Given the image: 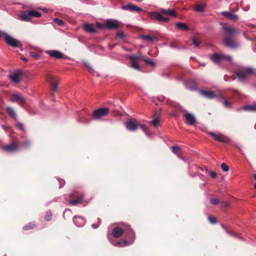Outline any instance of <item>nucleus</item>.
Wrapping results in <instances>:
<instances>
[{"label": "nucleus", "instance_id": "obj_1", "mask_svg": "<svg viewBox=\"0 0 256 256\" xmlns=\"http://www.w3.org/2000/svg\"><path fill=\"white\" fill-rule=\"evenodd\" d=\"M123 234L126 236V240H123L114 243L109 237H108V239L112 245L118 247L128 246L134 243L135 240V234L132 228H128V232H124L122 228L118 226L115 227L112 230V234L115 238H120ZM108 235L109 233L108 236Z\"/></svg>", "mask_w": 256, "mask_h": 256}, {"label": "nucleus", "instance_id": "obj_2", "mask_svg": "<svg viewBox=\"0 0 256 256\" xmlns=\"http://www.w3.org/2000/svg\"><path fill=\"white\" fill-rule=\"evenodd\" d=\"M222 28L226 36L224 39V44L230 48H237L238 46V44L232 37V36L238 33V30L226 24H223Z\"/></svg>", "mask_w": 256, "mask_h": 256}, {"label": "nucleus", "instance_id": "obj_3", "mask_svg": "<svg viewBox=\"0 0 256 256\" xmlns=\"http://www.w3.org/2000/svg\"><path fill=\"white\" fill-rule=\"evenodd\" d=\"M235 73L238 80L241 82H244L250 75L256 76V70L251 68H246L244 70H238Z\"/></svg>", "mask_w": 256, "mask_h": 256}, {"label": "nucleus", "instance_id": "obj_4", "mask_svg": "<svg viewBox=\"0 0 256 256\" xmlns=\"http://www.w3.org/2000/svg\"><path fill=\"white\" fill-rule=\"evenodd\" d=\"M210 60L215 64H218L222 60L232 62V57L230 56L220 54H214L210 57Z\"/></svg>", "mask_w": 256, "mask_h": 256}, {"label": "nucleus", "instance_id": "obj_5", "mask_svg": "<svg viewBox=\"0 0 256 256\" xmlns=\"http://www.w3.org/2000/svg\"><path fill=\"white\" fill-rule=\"evenodd\" d=\"M4 36L6 42L8 45L14 48H19L22 46L20 41L7 34L4 33Z\"/></svg>", "mask_w": 256, "mask_h": 256}, {"label": "nucleus", "instance_id": "obj_6", "mask_svg": "<svg viewBox=\"0 0 256 256\" xmlns=\"http://www.w3.org/2000/svg\"><path fill=\"white\" fill-rule=\"evenodd\" d=\"M45 52L56 59L68 58V56H65L62 52L58 50H47Z\"/></svg>", "mask_w": 256, "mask_h": 256}, {"label": "nucleus", "instance_id": "obj_7", "mask_svg": "<svg viewBox=\"0 0 256 256\" xmlns=\"http://www.w3.org/2000/svg\"><path fill=\"white\" fill-rule=\"evenodd\" d=\"M139 124L134 118H130L128 120L127 122L125 124V126L126 129L130 131H135L136 130Z\"/></svg>", "mask_w": 256, "mask_h": 256}, {"label": "nucleus", "instance_id": "obj_8", "mask_svg": "<svg viewBox=\"0 0 256 256\" xmlns=\"http://www.w3.org/2000/svg\"><path fill=\"white\" fill-rule=\"evenodd\" d=\"M108 112L109 110L106 108H100L94 111L93 116L96 119H98L102 116H107Z\"/></svg>", "mask_w": 256, "mask_h": 256}, {"label": "nucleus", "instance_id": "obj_9", "mask_svg": "<svg viewBox=\"0 0 256 256\" xmlns=\"http://www.w3.org/2000/svg\"><path fill=\"white\" fill-rule=\"evenodd\" d=\"M10 100L12 102H16L22 106H23L26 103L25 98L20 95L16 94H12L10 98Z\"/></svg>", "mask_w": 256, "mask_h": 256}, {"label": "nucleus", "instance_id": "obj_10", "mask_svg": "<svg viewBox=\"0 0 256 256\" xmlns=\"http://www.w3.org/2000/svg\"><path fill=\"white\" fill-rule=\"evenodd\" d=\"M22 72L20 70H16L8 76L9 78L14 82L18 84L20 82Z\"/></svg>", "mask_w": 256, "mask_h": 256}, {"label": "nucleus", "instance_id": "obj_11", "mask_svg": "<svg viewBox=\"0 0 256 256\" xmlns=\"http://www.w3.org/2000/svg\"><path fill=\"white\" fill-rule=\"evenodd\" d=\"M209 134L212 136H213L214 138V139L220 142L230 143V138L222 134H216L212 132H209Z\"/></svg>", "mask_w": 256, "mask_h": 256}, {"label": "nucleus", "instance_id": "obj_12", "mask_svg": "<svg viewBox=\"0 0 256 256\" xmlns=\"http://www.w3.org/2000/svg\"><path fill=\"white\" fill-rule=\"evenodd\" d=\"M130 60V66L136 70H139L140 68L137 63V61L140 59V56L134 54H132L129 56Z\"/></svg>", "mask_w": 256, "mask_h": 256}, {"label": "nucleus", "instance_id": "obj_13", "mask_svg": "<svg viewBox=\"0 0 256 256\" xmlns=\"http://www.w3.org/2000/svg\"><path fill=\"white\" fill-rule=\"evenodd\" d=\"M184 117L186 120V122L189 125H194L196 122L194 116L191 113L186 112L184 114Z\"/></svg>", "mask_w": 256, "mask_h": 256}, {"label": "nucleus", "instance_id": "obj_14", "mask_svg": "<svg viewBox=\"0 0 256 256\" xmlns=\"http://www.w3.org/2000/svg\"><path fill=\"white\" fill-rule=\"evenodd\" d=\"M120 26L119 22L116 20H108L106 22V26L109 30L116 29Z\"/></svg>", "mask_w": 256, "mask_h": 256}, {"label": "nucleus", "instance_id": "obj_15", "mask_svg": "<svg viewBox=\"0 0 256 256\" xmlns=\"http://www.w3.org/2000/svg\"><path fill=\"white\" fill-rule=\"evenodd\" d=\"M2 148L6 152H16L18 150V146L16 144L12 142L10 144L2 146Z\"/></svg>", "mask_w": 256, "mask_h": 256}, {"label": "nucleus", "instance_id": "obj_16", "mask_svg": "<svg viewBox=\"0 0 256 256\" xmlns=\"http://www.w3.org/2000/svg\"><path fill=\"white\" fill-rule=\"evenodd\" d=\"M122 8L124 10H130L131 12H142L143 10L142 8H140L136 5L131 4H127V5L122 6Z\"/></svg>", "mask_w": 256, "mask_h": 256}, {"label": "nucleus", "instance_id": "obj_17", "mask_svg": "<svg viewBox=\"0 0 256 256\" xmlns=\"http://www.w3.org/2000/svg\"><path fill=\"white\" fill-rule=\"evenodd\" d=\"M160 12L166 16H170L174 17H176V14L174 9H161Z\"/></svg>", "mask_w": 256, "mask_h": 256}, {"label": "nucleus", "instance_id": "obj_18", "mask_svg": "<svg viewBox=\"0 0 256 256\" xmlns=\"http://www.w3.org/2000/svg\"><path fill=\"white\" fill-rule=\"evenodd\" d=\"M222 14L232 20H236L238 18V16L237 15L226 11L222 12Z\"/></svg>", "mask_w": 256, "mask_h": 256}, {"label": "nucleus", "instance_id": "obj_19", "mask_svg": "<svg viewBox=\"0 0 256 256\" xmlns=\"http://www.w3.org/2000/svg\"><path fill=\"white\" fill-rule=\"evenodd\" d=\"M19 16H20V19L21 20L28 22V21H30L31 20V17L30 14V12L28 10L26 11L24 13L20 14Z\"/></svg>", "mask_w": 256, "mask_h": 256}, {"label": "nucleus", "instance_id": "obj_20", "mask_svg": "<svg viewBox=\"0 0 256 256\" xmlns=\"http://www.w3.org/2000/svg\"><path fill=\"white\" fill-rule=\"evenodd\" d=\"M185 86L189 90H194L196 88V84L195 82L190 80L184 82Z\"/></svg>", "mask_w": 256, "mask_h": 256}, {"label": "nucleus", "instance_id": "obj_21", "mask_svg": "<svg viewBox=\"0 0 256 256\" xmlns=\"http://www.w3.org/2000/svg\"><path fill=\"white\" fill-rule=\"evenodd\" d=\"M6 112L10 117L14 118V120H16V114L14 110L10 106H8L6 108Z\"/></svg>", "mask_w": 256, "mask_h": 256}, {"label": "nucleus", "instance_id": "obj_22", "mask_svg": "<svg viewBox=\"0 0 256 256\" xmlns=\"http://www.w3.org/2000/svg\"><path fill=\"white\" fill-rule=\"evenodd\" d=\"M200 93L204 96L210 98H213L216 96L215 94L212 91L200 90Z\"/></svg>", "mask_w": 256, "mask_h": 256}, {"label": "nucleus", "instance_id": "obj_23", "mask_svg": "<svg viewBox=\"0 0 256 256\" xmlns=\"http://www.w3.org/2000/svg\"><path fill=\"white\" fill-rule=\"evenodd\" d=\"M84 29L87 32L94 33L95 32L96 30L92 24H86L83 26Z\"/></svg>", "mask_w": 256, "mask_h": 256}, {"label": "nucleus", "instance_id": "obj_24", "mask_svg": "<svg viewBox=\"0 0 256 256\" xmlns=\"http://www.w3.org/2000/svg\"><path fill=\"white\" fill-rule=\"evenodd\" d=\"M84 195L81 194L80 196L77 198L76 199L72 200L70 202V204L73 205V206H76L78 204H80L82 203V200L84 198Z\"/></svg>", "mask_w": 256, "mask_h": 256}, {"label": "nucleus", "instance_id": "obj_25", "mask_svg": "<svg viewBox=\"0 0 256 256\" xmlns=\"http://www.w3.org/2000/svg\"><path fill=\"white\" fill-rule=\"evenodd\" d=\"M176 26L177 28L184 31H188L189 30L188 26L185 23L182 22H177L176 24Z\"/></svg>", "mask_w": 256, "mask_h": 256}, {"label": "nucleus", "instance_id": "obj_26", "mask_svg": "<svg viewBox=\"0 0 256 256\" xmlns=\"http://www.w3.org/2000/svg\"><path fill=\"white\" fill-rule=\"evenodd\" d=\"M244 110L250 111V112H256V103L252 104L246 105L242 108Z\"/></svg>", "mask_w": 256, "mask_h": 256}, {"label": "nucleus", "instance_id": "obj_27", "mask_svg": "<svg viewBox=\"0 0 256 256\" xmlns=\"http://www.w3.org/2000/svg\"><path fill=\"white\" fill-rule=\"evenodd\" d=\"M206 6V4H198L194 6V10L198 12H202L204 11Z\"/></svg>", "mask_w": 256, "mask_h": 256}, {"label": "nucleus", "instance_id": "obj_28", "mask_svg": "<svg viewBox=\"0 0 256 256\" xmlns=\"http://www.w3.org/2000/svg\"><path fill=\"white\" fill-rule=\"evenodd\" d=\"M141 38L146 41V42H152L154 40H157L158 38L156 37H152L148 35H142L140 36Z\"/></svg>", "mask_w": 256, "mask_h": 256}, {"label": "nucleus", "instance_id": "obj_29", "mask_svg": "<svg viewBox=\"0 0 256 256\" xmlns=\"http://www.w3.org/2000/svg\"><path fill=\"white\" fill-rule=\"evenodd\" d=\"M74 222V223H86V220L80 216H74L73 218Z\"/></svg>", "mask_w": 256, "mask_h": 256}, {"label": "nucleus", "instance_id": "obj_30", "mask_svg": "<svg viewBox=\"0 0 256 256\" xmlns=\"http://www.w3.org/2000/svg\"><path fill=\"white\" fill-rule=\"evenodd\" d=\"M157 20L160 22H168L170 20V18L167 17L163 16L159 12L157 17Z\"/></svg>", "mask_w": 256, "mask_h": 256}, {"label": "nucleus", "instance_id": "obj_31", "mask_svg": "<svg viewBox=\"0 0 256 256\" xmlns=\"http://www.w3.org/2000/svg\"><path fill=\"white\" fill-rule=\"evenodd\" d=\"M48 80L50 82H52V91L54 92H56V90H57V88H58V83H56V82H52V78L51 76H48Z\"/></svg>", "mask_w": 256, "mask_h": 256}, {"label": "nucleus", "instance_id": "obj_32", "mask_svg": "<svg viewBox=\"0 0 256 256\" xmlns=\"http://www.w3.org/2000/svg\"><path fill=\"white\" fill-rule=\"evenodd\" d=\"M30 12V17H35V18H40L41 16V14L36 10H28Z\"/></svg>", "mask_w": 256, "mask_h": 256}, {"label": "nucleus", "instance_id": "obj_33", "mask_svg": "<svg viewBox=\"0 0 256 256\" xmlns=\"http://www.w3.org/2000/svg\"><path fill=\"white\" fill-rule=\"evenodd\" d=\"M159 12H148V16L152 20H157V17Z\"/></svg>", "mask_w": 256, "mask_h": 256}, {"label": "nucleus", "instance_id": "obj_34", "mask_svg": "<svg viewBox=\"0 0 256 256\" xmlns=\"http://www.w3.org/2000/svg\"><path fill=\"white\" fill-rule=\"evenodd\" d=\"M192 44L194 45V47L198 48L200 44V42L196 37L194 36L192 38Z\"/></svg>", "mask_w": 256, "mask_h": 256}, {"label": "nucleus", "instance_id": "obj_35", "mask_svg": "<svg viewBox=\"0 0 256 256\" xmlns=\"http://www.w3.org/2000/svg\"><path fill=\"white\" fill-rule=\"evenodd\" d=\"M172 150L173 153L177 154L180 153V148L176 146H174L172 147Z\"/></svg>", "mask_w": 256, "mask_h": 256}, {"label": "nucleus", "instance_id": "obj_36", "mask_svg": "<svg viewBox=\"0 0 256 256\" xmlns=\"http://www.w3.org/2000/svg\"><path fill=\"white\" fill-rule=\"evenodd\" d=\"M54 22L56 23L60 26H62L64 24V20H60L58 18H54Z\"/></svg>", "mask_w": 256, "mask_h": 256}, {"label": "nucleus", "instance_id": "obj_37", "mask_svg": "<svg viewBox=\"0 0 256 256\" xmlns=\"http://www.w3.org/2000/svg\"><path fill=\"white\" fill-rule=\"evenodd\" d=\"M159 120L158 118H154V120H152L151 122H150V123L154 126H157L158 124H159Z\"/></svg>", "mask_w": 256, "mask_h": 256}, {"label": "nucleus", "instance_id": "obj_38", "mask_svg": "<svg viewBox=\"0 0 256 256\" xmlns=\"http://www.w3.org/2000/svg\"><path fill=\"white\" fill-rule=\"evenodd\" d=\"M208 221L210 223L214 224L217 222V220H216V217L214 216H211L208 217Z\"/></svg>", "mask_w": 256, "mask_h": 256}, {"label": "nucleus", "instance_id": "obj_39", "mask_svg": "<svg viewBox=\"0 0 256 256\" xmlns=\"http://www.w3.org/2000/svg\"><path fill=\"white\" fill-rule=\"evenodd\" d=\"M144 61L148 64L153 66H154V63L153 62L152 59L150 58H146L144 59Z\"/></svg>", "mask_w": 256, "mask_h": 256}, {"label": "nucleus", "instance_id": "obj_40", "mask_svg": "<svg viewBox=\"0 0 256 256\" xmlns=\"http://www.w3.org/2000/svg\"><path fill=\"white\" fill-rule=\"evenodd\" d=\"M125 36L126 35L122 31H120L116 33V37L119 38H124Z\"/></svg>", "mask_w": 256, "mask_h": 256}, {"label": "nucleus", "instance_id": "obj_41", "mask_svg": "<svg viewBox=\"0 0 256 256\" xmlns=\"http://www.w3.org/2000/svg\"><path fill=\"white\" fill-rule=\"evenodd\" d=\"M221 168L223 171L226 172L229 170V168L225 163H222L221 164Z\"/></svg>", "mask_w": 256, "mask_h": 256}, {"label": "nucleus", "instance_id": "obj_42", "mask_svg": "<svg viewBox=\"0 0 256 256\" xmlns=\"http://www.w3.org/2000/svg\"><path fill=\"white\" fill-rule=\"evenodd\" d=\"M34 225H25L23 226L22 230H30L34 228Z\"/></svg>", "mask_w": 256, "mask_h": 256}, {"label": "nucleus", "instance_id": "obj_43", "mask_svg": "<svg viewBox=\"0 0 256 256\" xmlns=\"http://www.w3.org/2000/svg\"><path fill=\"white\" fill-rule=\"evenodd\" d=\"M96 27L99 28L101 29H104L106 28V23L104 24H102L100 22L96 23Z\"/></svg>", "mask_w": 256, "mask_h": 256}, {"label": "nucleus", "instance_id": "obj_44", "mask_svg": "<svg viewBox=\"0 0 256 256\" xmlns=\"http://www.w3.org/2000/svg\"><path fill=\"white\" fill-rule=\"evenodd\" d=\"M210 203L213 205H216L220 203V200L217 198H213L210 200Z\"/></svg>", "mask_w": 256, "mask_h": 256}, {"label": "nucleus", "instance_id": "obj_45", "mask_svg": "<svg viewBox=\"0 0 256 256\" xmlns=\"http://www.w3.org/2000/svg\"><path fill=\"white\" fill-rule=\"evenodd\" d=\"M52 216V213L50 212H47L46 213L45 219L46 220H50Z\"/></svg>", "mask_w": 256, "mask_h": 256}, {"label": "nucleus", "instance_id": "obj_46", "mask_svg": "<svg viewBox=\"0 0 256 256\" xmlns=\"http://www.w3.org/2000/svg\"><path fill=\"white\" fill-rule=\"evenodd\" d=\"M209 174L212 178H215L216 177V174L214 171H210L209 172Z\"/></svg>", "mask_w": 256, "mask_h": 256}, {"label": "nucleus", "instance_id": "obj_47", "mask_svg": "<svg viewBox=\"0 0 256 256\" xmlns=\"http://www.w3.org/2000/svg\"><path fill=\"white\" fill-rule=\"evenodd\" d=\"M224 104L225 106H226L227 108H230L231 106V104L226 100L224 98Z\"/></svg>", "mask_w": 256, "mask_h": 256}, {"label": "nucleus", "instance_id": "obj_48", "mask_svg": "<svg viewBox=\"0 0 256 256\" xmlns=\"http://www.w3.org/2000/svg\"><path fill=\"white\" fill-rule=\"evenodd\" d=\"M30 55L33 57L34 58H38V56H39V54L36 53V52H30Z\"/></svg>", "mask_w": 256, "mask_h": 256}, {"label": "nucleus", "instance_id": "obj_49", "mask_svg": "<svg viewBox=\"0 0 256 256\" xmlns=\"http://www.w3.org/2000/svg\"><path fill=\"white\" fill-rule=\"evenodd\" d=\"M140 128H141L142 130L145 132H146V130H147L146 126L145 124H142V125H140Z\"/></svg>", "mask_w": 256, "mask_h": 256}, {"label": "nucleus", "instance_id": "obj_50", "mask_svg": "<svg viewBox=\"0 0 256 256\" xmlns=\"http://www.w3.org/2000/svg\"><path fill=\"white\" fill-rule=\"evenodd\" d=\"M17 126H18V128L19 129H20V130H23V129H24V125H23V124H22V123H18V124H17Z\"/></svg>", "mask_w": 256, "mask_h": 256}, {"label": "nucleus", "instance_id": "obj_51", "mask_svg": "<svg viewBox=\"0 0 256 256\" xmlns=\"http://www.w3.org/2000/svg\"><path fill=\"white\" fill-rule=\"evenodd\" d=\"M87 67L88 68L89 72L92 74H94V70H93V68L92 67H90L89 65H87Z\"/></svg>", "mask_w": 256, "mask_h": 256}, {"label": "nucleus", "instance_id": "obj_52", "mask_svg": "<svg viewBox=\"0 0 256 256\" xmlns=\"http://www.w3.org/2000/svg\"><path fill=\"white\" fill-rule=\"evenodd\" d=\"M30 144V141L28 140H26V141L24 143V145L26 146H29V144Z\"/></svg>", "mask_w": 256, "mask_h": 256}, {"label": "nucleus", "instance_id": "obj_53", "mask_svg": "<svg viewBox=\"0 0 256 256\" xmlns=\"http://www.w3.org/2000/svg\"><path fill=\"white\" fill-rule=\"evenodd\" d=\"M93 229H96L98 227V225H92Z\"/></svg>", "mask_w": 256, "mask_h": 256}, {"label": "nucleus", "instance_id": "obj_54", "mask_svg": "<svg viewBox=\"0 0 256 256\" xmlns=\"http://www.w3.org/2000/svg\"><path fill=\"white\" fill-rule=\"evenodd\" d=\"M5 32H2V31L0 30V37L2 36H4Z\"/></svg>", "mask_w": 256, "mask_h": 256}, {"label": "nucleus", "instance_id": "obj_55", "mask_svg": "<svg viewBox=\"0 0 256 256\" xmlns=\"http://www.w3.org/2000/svg\"><path fill=\"white\" fill-rule=\"evenodd\" d=\"M42 10L45 12H48V10L46 8H42Z\"/></svg>", "mask_w": 256, "mask_h": 256}, {"label": "nucleus", "instance_id": "obj_56", "mask_svg": "<svg viewBox=\"0 0 256 256\" xmlns=\"http://www.w3.org/2000/svg\"><path fill=\"white\" fill-rule=\"evenodd\" d=\"M194 168H198V169H200V170H202V168H200V167H199L198 166H194Z\"/></svg>", "mask_w": 256, "mask_h": 256}, {"label": "nucleus", "instance_id": "obj_57", "mask_svg": "<svg viewBox=\"0 0 256 256\" xmlns=\"http://www.w3.org/2000/svg\"><path fill=\"white\" fill-rule=\"evenodd\" d=\"M98 224L101 223V220H100V218H98Z\"/></svg>", "mask_w": 256, "mask_h": 256}, {"label": "nucleus", "instance_id": "obj_58", "mask_svg": "<svg viewBox=\"0 0 256 256\" xmlns=\"http://www.w3.org/2000/svg\"><path fill=\"white\" fill-rule=\"evenodd\" d=\"M222 227L223 228H226V225H224V224H223V225H222Z\"/></svg>", "mask_w": 256, "mask_h": 256}, {"label": "nucleus", "instance_id": "obj_59", "mask_svg": "<svg viewBox=\"0 0 256 256\" xmlns=\"http://www.w3.org/2000/svg\"><path fill=\"white\" fill-rule=\"evenodd\" d=\"M22 60L25 62H26L28 60L26 58H22Z\"/></svg>", "mask_w": 256, "mask_h": 256}, {"label": "nucleus", "instance_id": "obj_60", "mask_svg": "<svg viewBox=\"0 0 256 256\" xmlns=\"http://www.w3.org/2000/svg\"><path fill=\"white\" fill-rule=\"evenodd\" d=\"M156 100H159V101H162V100L160 99V98H156Z\"/></svg>", "mask_w": 256, "mask_h": 256}, {"label": "nucleus", "instance_id": "obj_61", "mask_svg": "<svg viewBox=\"0 0 256 256\" xmlns=\"http://www.w3.org/2000/svg\"><path fill=\"white\" fill-rule=\"evenodd\" d=\"M152 102L154 103H156V104H157L156 101L154 100V98H153V100H152Z\"/></svg>", "mask_w": 256, "mask_h": 256}, {"label": "nucleus", "instance_id": "obj_62", "mask_svg": "<svg viewBox=\"0 0 256 256\" xmlns=\"http://www.w3.org/2000/svg\"><path fill=\"white\" fill-rule=\"evenodd\" d=\"M205 170L206 173L208 172V169L207 168H205Z\"/></svg>", "mask_w": 256, "mask_h": 256}, {"label": "nucleus", "instance_id": "obj_63", "mask_svg": "<svg viewBox=\"0 0 256 256\" xmlns=\"http://www.w3.org/2000/svg\"><path fill=\"white\" fill-rule=\"evenodd\" d=\"M2 128H3L4 129L6 130V126H2Z\"/></svg>", "mask_w": 256, "mask_h": 256}, {"label": "nucleus", "instance_id": "obj_64", "mask_svg": "<svg viewBox=\"0 0 256 256\" xmlns=\"http://www.w3.org/2000/svg\"><path fill=\"white\" fill-rule=\"evenodd\" d=\"M254 178L256 180V174L254 175Z\"/></svg>", "mask_w": 256, "mask_h": 256}]
</instances>
